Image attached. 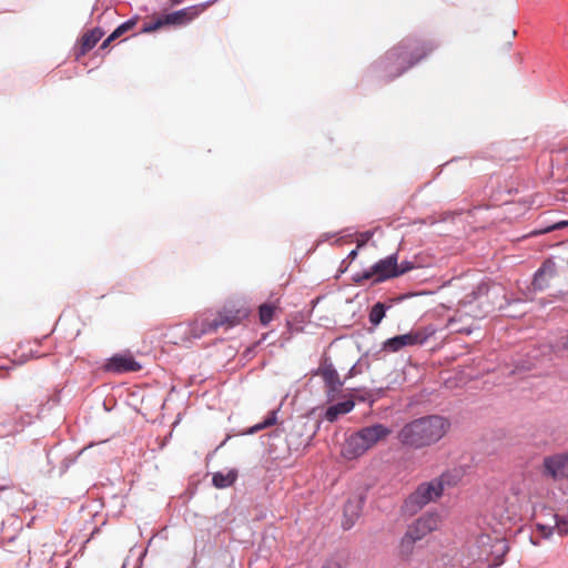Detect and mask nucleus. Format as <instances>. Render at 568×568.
Listing matches in <instances>:
<instances>
[{"mask_svg": "<svg viewBox=\"0 0 568 568\" xmlns=\"http://www.w3.org/2000/svg\"><path fill=\"white\" fill-rule=\"evenodd\" d=\"M450 424L439 415H428L406 423L397 434L403 447L422 449L439 442L447 433Z\"/></svg>", "mask_w": 568, "mask_h": 568, "instance_id": "1", "label": "nucleus"}, {"mask_svg": "<svg viewBox=\"0 0 568 568\" xmlns=\"http://www.w3.org/2000/svg\"><path fill=\"white\" fill-rule=\"evenodd\" d=\"M434 49L435 45L430 42L426 43L417 39L407 38L389 50L385 57L377 62V68L383 71L389 80H393L418 63Z\"/></svg>", "mask_w": 568, "mask_h": 568, "instance_id": "2", "label": "nucleus"}, {"mask_svg": "<svg viewBox=\"0 0 568 568\" xmlns=\"http://www.w3.org/2000/svg\"><path fill=\"white\" fill-rule=\"evenodd\" d=\"M390 434L392 429L381 423L364 426L346 438L342 455L347 459L358 458Z\"/></svg>", "mask_w": 568, "mask_h": 568, "instance_id": "3", "label": "nucleus"}, {"mask_svg": "<svg viewBox=\"0 0 568 568\" xmlns=\"http://www.w3.org/2000/svg\"><path fill=\"white\" fill-rule=\"evenodd\" d=\"M443 495V486L439 481L419 484L416 489L405 499L402 511L404 515L413 516L432 501H436Z\"/></svg>", "mask_w": 568, "mask_h": 568, "instance_id": "4", "label": "nucleus"}, {"mask_svg": "<svg viewBox=\"0 0 568 568\" xmlns=\"http://www.w3.org/2000/svg\"><path fill=\"white\" fill-rule=\"evenodd\" d=\"M439 524V516L435 513H427L416 519L407 527L406 532L400 539V552L409 555L413 550L414 544L422 540L426 535L437 529Z\"/></svg>", "mask_w": 568, "mask_h": 568, "instance_id": "5", "label": "nucleus"}, {"mask_svg": "<svg viewBox=\"0 0 568 568\" xmlns=\"http://www.w3.org/2000/svg\"><path fill=\"white\" fill-rule=\"evenodd\" d=\"M396 253L389 254L378 260L365 271L356 272L352 275V281L357 285L371 281V285L383 283L396 277Z\"/></svg>", "mask_w": 568, "mask_h": 568, "instance_id": "6", "label": "nucleus"}, {"mask_svg": "<svg viewBox=\"0 0 568 568\" xmlns=\"http://www.w3.org/2000/svg\"><path fill=\"white\" fill-rule=\"evenodd\" d=\"M434 334L435 328L433 326L412 329L406 334L387 338L383 343V351L388 353H396L406 346L424 345Z\"/></svg>", "mask_w": 568, "mask_h": 568, "instance_id": "7", "label": "nucleus"}, {"mask_svg": "<svg viewBox=\"0 0 568 568\" xmlns=\"http://www.w3.org/2000/svg\"><path fill=\"white\" fill-rule=\"evenodd\" d=\"M200 329L194 331V338H200L205 334L217 331L220 327L231 328L240 322V316L223 312L216 314L213 318H200Z\"/></svg>", "mask_w": 568, "mask_h": 568, "instance_id": "8", "label": "nucleus"}, {"mask_svg": "<svg viewBox=\"0 0 568 568\" xmlns=\"http://www.w3.org/2000/svg\"><path fill=\"white\" fill-rule=\"evenodd\" d=\"M32 423V415L21 413L19 415H1L0 416V438L13 436L22 432Z\"/></svg>", "mask_w": 568, "mask_h": 568, "instance_id": "9", "label": "nucleus"}, {"mask_svg": "<svg viewBox=\"0 0 568 568\" xmlns=\"http://www.w3.org/2000/svg\"><path fill=\"white\" fill-rule=\"evenodd\" d=\"M315 374L322 376L328 395L338 393L344 385V382L339 378L335 366L327 357L322 359L321 365Z\"/></svg>", "mask_w": 568, "mask_h": 568, "instance_id": "10", "label": "nucleus"}, {"mask_svg": "<svg viewBox=\"0 0 568 568\" xmlns=\"http://www.w3.org/2000/svg\"><path fill=\"white\" fill-rule=\"evenodd\" d=\"M217 0H209L206 2L183 8L181 10L168 13L164 16L168 24H186L194 20L203 10L209 6L215 3Z\"/></svg>", "mask_w": 568, "mask_h": 568, "instance_id": "11", "label": "nucleus"}, {"mask_svg": "<svg viewBox=\"0 0 568 568\" xmlns=\"http://www.w3.org/2000/svg\"><path fill=\"white\" fill-rule=\"evenodd\" d=\"M544 474L555 480L568 478V454L545 457Z\"/></svg>", "mask_w": 568, "mask_h": 568, "instance_id": "12", "label": "nucleus"}, {"mask_svg": "<svg viewBox=\"0 0 568 568\" xmlns=\"http://www.w3.org/2000/svg\"><path fill=\"white\" fill-rule=\"evenodd\" d=\"M142 368L131 355L118 354L108 359L104 369L109 373L123 374L129 372H139Z\"/></svg>", "mask_w": 568, "mask_h": 568, "instance_id": "13", "label": "nucleus"}, {"mask_svg": "<svg viewBox=\"0 0 568 568\" xmlns=\"http://www.w3.org/2000/svg\"><path fill=\"white\" fill-rule=\"evenodd\" d=\"M557 274L556 263L547 258L542 262L540 267L535 272L531 282L534 291L541 292L549 286V282Z\"/></svg>", "mask_w": 568, "mask_h": 568, "instance_id": "14", "label": "nucleus"}, {"mask_svg": "<svg viewBox=\"0 0 568 568\" xmlns=\"http://www.w3.org/2000/svg\"><path fill=\"white\" fill-rule=\"evenodd\" d=\"M478 547L481 548L479 556L488 557L496 555V557H503L508 551V546L504 539L491 538L489 535H480L477 538Z\"/></svg>", "mask_w": 568, "mask_h": 568, "instance_id": "15", "label": "nucleus"}, {"mask_svg": "<svg viewBox=\"0 0 568 568\" xmlns=\"http://www.w3.org/2000/svg\"><path fill=\"white\" fill-rule=\"evenodd\" d=\"M365 503L364 496H357L355 498L348 499L344 506V520L343 528L345 530L351 529L355 521L359 518L362 514V509Z\"/></svg>", "mask_w": 568, "mask_h": 568, "instance_id": "16", "label": "nucleus"}, {"mask_svg": "<svg viewBox=\"0 0 568 568\" xmlns=\"http://www.w3.org/2000/svg\"><path fill=\"white\" fill-rule=\"evenodd\" d=\"M355 406L354 400L347 399L334 405H331L325 412V419L329 423H334L339 415L347 414L353 410Z\"/></svg>", "mask_w": 568, "mask_h": 568, "instance_id": "17", "label": "nucleus"}, {"mask_svg": "<svg viewBox=\"0 0 568 568\" xmlns=\"http://www.w3.org/2000/svg\"><path fill=\"white\" fill-rule=\"evenodd\" d=\"M237 479V470L230 469L227 473L216 471L213 474L212 484L216 488H227L232 486Z\"/></svg>", "mask_w": 568, "mask_h": 568, "instance_id": "18", "label": "nucleus"}, {"mask_svg": "<svg viewBox=\"0 0 568 568\" xmlns=\"http://www.w3.org/2000/svg\"><path fill=\"white\" fill-rule=\"evenodd\" d=\"M103 34L104 32L100 28H94L87 32L82 38L81 54H84L89 50L93 49L103 37Z\"/></svg>", "mask_w": 568, "mask_h": 568, "instance_id": "19", "label": "nucleus"}, {"mask_svg": "<svg viewBox=\"0 0 568 568\" xmlns=\"http://www.w3.org/2000/svg\"><path fill=\"white\" fill-rule=\"evenodd\" d=\"M389 307H390L389 305H386L383 302L375 303L369 311V315H368L369 323L374 327L378 326L381 324V322L383 321V318L385 317V314Z\"/></svg>", "mask_w": 568, "mask_h": 568, "instance_id": "20", "label": "nucleus"}, {"mask_svg": "<svg viewBox=\"0 0 568 568\" xmlns=\"http://www.w3.org/2000/svg\"><path fill=\"white\" fill-rule=\"evenodd\" d=\"M277 422V410L273 409L268 413V415L265 417V419L261 423L255 424L254 426L250 427L246 432V434L253 435L257 432L265 429L267 427H271L275 425Z\"/></svg>", "mask_w": 568, "mask_h": 568, "instance_id": "21", "label": "nucleus"}, {"mask_svg": "<svg viewBox=\"0 0 568 568\" xmlns=\"http://www.w3.org/2000/svg\"><path fill=\"white\" fill-rule=\"evenodd\" d=\"M275 307L270 304H262L258 308L260 322L266 326L273 320Z\"/></svg>", "mask_w": 568, "mask_h": 568, "instance_id": "22", "label": "nucleus"}, {"mask_svg": "<svg viewBox=\"0 0 568 568\" xmlns=\"http://www.w3.org/2000/svg\"><path fill=\"white\" fill-rule=\"evenodd\" d=\"M138 18H131L123 23H121L119 27L115 28V30L111 33V39H116L121 37L126 31L131 30L136 24Z\"/></svg>", "mask_w": 568, "mask_h": 568, "instance_id": "23", "label": "nucleus"}, {"mask_svg": "<svg viewBox=\"0 0 568 568\" xmlns=\"http://www.w3.org/2000/svg\"><path fill=\"white\" fill-rule=\"evenodd\" d=\"M416 267L415 263L408 260H404L398 263V254L396 253V277L406 274L407 272Z\"/></svg>", "mask_w": 568, "mask_h": 568, "instance_id": "24", "label": "nucleus"}, {"mask_svg": "<svg viewBox=\"0 0 568 568\" xmlns=\"http://www.w3.org/2000/svg\"><path fill=\"white\" fill-rule=\"evenodd\" d=\"M435 481H439L443 486V491L446 487L454 486L457 483V478L449 471L443 473L439 477L434 479Z\"/></svg>", "mask_w": 568, "mask_h": 568, "instance_id": "25", "label": "nucleus"}, {"mask_svg": "<svg viewBox=\"0 0 568 568\" xmlns=\"http://www.w3.org/2000/svg\"><path fill=\"white\" fill-rule=\"evenodd\" d=\"M168 23L165 22V18L164 16L163 17H160L158 18L155 21L153 22H149V23H144V26L142 27V30L141 32L143 33H150V32H153L158 29H160L161 27L163 26H166Z\"/></svg>", "mask_w": 568, "mask_h": 568, "instance_id": "26", "label": "nucleus"}, {"mask_svg": "<svg viewBox=\"0 0 568 568\" xmlns=\"http://www.w3.org/2000/svg\"><path fill=\"white\" fill-rule=\"evenodd\" d=\"M536 529L541 534L544 538H549L554 534L555 526L537 523Z\"/></svg>", "mask_w": 568, "mask_h": 568, "instance_id": "27", "label": "nucleus"}, {"mask_svg": "<svg viewBox=\"0 0 568 568\" xmlns=\"http://www.w3.org/2000/svg\"><path fill=\"white\" fill-rule=\"evenodd\" d=\"M372 236H373L372 231H366V232L362 233L361 239L357 242V248L364 246L371 240Z\"/></svg>", "mask_w": 568, "mask_h": 568, "instance_id": "28", "label": "nucleus"}, {"mask_svg": "<svg viewBox=\"0 0 568 568\" xmlns=\"http://www.w3.org/2000/svg\"><path fill=\"white\" fill-rule=\"evenodd\" d=\"M504 298H505V305H500L499 306L500 310H505L506 307H509V306H511L514 304H521V303H524V300L519 298V297H517V298H509L507 296H504Z\"/></svg>", "mask_w": 568, "mask_h": 568, "instance_id": "29", "label": "nucleus"}, {"mask_svg": "<svg viewBox=\"0 0 568 568\" xmlns=\"http://www.w3.org/2000/svg\"><path fill=\"white\" fill-rule=\"evenodd\" d=\"M200 321L199 318L197 320H194L190 325H189V334L194 338V331L195 329H200Z\"/></svg>", "mask_w": 568, "mask_h": 568, "instance_id": "30", "label": "nucleus"}, {"mask_svg": "<svg viewBox=\"0 0 568 568\" xmlns=\"http://www.w3.org/2000/svg\"><path fill=\"white\" fill-rule=\"evenodd\" d=\"M356 374H357V365L355 364V365H353V366L351 367V369L348 371V373H347V376H346V377H353V376H355Z\"/></svg>", "mask_w": 568, "mask_h": 568, "instance_id": "31", "label": "nucleus"}, {"mask_svg": "<svg viewBox=\"0 0 568 568\" xmlns=\"http://www.w3.org/2000/svg\"><path fill=\"white\" fill-rule=\"evenodd\" d=\"M357 254H358L357 248L352 250V251L348 253V255H347V260H349V261L355 260V258L357 257Z\"/></svg>", "mask_w": 568, "mask_h": 568, "instance_id": "32", "label": "nucleus"}, {"mask_svg": "<svg viewBox=\"0 0 568 568\" xmlns=\"http://www.w3.org/2000/svg\"><path fill=\"white\" fill-rule=\"evenodd\" d=\"M115 39H111V34L102 42V45L101 48L104 49L106 48L112 41H114Z\"/></svg>", "mask_w": 568, "mask_h": 568, "instance_id": "33", "label": "nucleus"}, {"mask_svg": "<svg viewBox=\"0 0 568 568\" xmlns=\"http://www.w3.org/2000/svg\"><path fill=\"white\" fill-rule=\"evenodd\" d=\"M564 225H568V222H560V223H558L555 227H556V229H560V227H561V226H564Z\"/></svg>", "mask_w": 568, "mask_h": 568, "instance_id": "34", "label": "nucleus"}, {"mask_svg": "<svg viewBox=\"0 0 568 568\" xmlns=\"http://www.w3.org/2000/svg\"><path fill=\"white\" fill-rule=\"evenodd\" d=\"M562 345L566 349H568V335L565 337Z\"/></svg>", "mask_w": 568, "mask_h": 568, "instance_id": "35", "label": "nucleus"}, {"mask_svg": "<svg viewBox=\"0 0 568 568\" xmlns=\"http://www.w3.org/2000/svg\"><path fill=\"white\" fill-rule=\"evenodd\" d=\"M170 2H171L172 4H179V3H181V2H182V0H170Z\"/></svg>", "mask_w": 568, "mask_h": 568, "instance_id": "36", "label": "nucleus"}, {"mask_svg": "<svg viewBox=\"0 0 568 568\" xmlns=\"http://www.w3.org/2000/svg\"><path fill=\"white\" fill-rule=\"evenodd\" d=\"M6 489L4 486H0V491H3Z\"/></svg>", "mask_w": 568, "mask_h": 568, "instance_id": "37", "label": "nucleus"}, {"mask_svg": "<svg viewBox=\"0 0 568 568\" xmlns=\"http://www.w3.org/2000/svg\"><path fill=\"white\" fill-rule=\"evenodd\" d=\"M322 568H333V567L329 565H326V566H323Z\"/></svg>", "mask_w": 568, "mask_h": 568, "instance_id": "38", "label": "nucleus"}]
</instances>
